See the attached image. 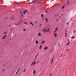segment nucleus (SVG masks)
<instances>
[{
    "mask_svg": "<svg viewBox=\"0 0 76 76\" xmlns=\"http://www.w3.org/2000/svg\"><path fill=\"white\" fill-rule=\"evenodd\" d=\"M23 12L24 14H25V15H26V14H27V13H28V12H27V10H25V11H23Z\"/></svg>",
    "mask_w": 76,
    "mask_h": 76,
    "instance_id": "obj_1",
    "label": "nucleus"
},
{
    "mask_svg": "<svg viewBox=\"0 0 76 76\" xmlns=\"http://www.w3.org/2000/svg\"><path fill=\"white\" fill-rule=\"evenodd\" d=\"M54 56L53 57V58H52V60L51 61V64H52V63H53V60H54Z\"/></svg>",
    "mask_w": 76,
    "mask_h": 76,
    "instance_id": "obj_2",
    "label": "nucleus"
},
{
    "mask_svg": "<svg viewBox=\"0 0 76 76\" xmlns=\"http://www.w3.org/2000/svg\"><path fill=\"white\" fill-rule=\"evenodd\" d=\"M54 35L55 37L56 38L57 37V34L56 33H54Z\"/></svg>",
    "mask_w": 76,
    "mask_h": 76,
    "instance_id": "obj_3",
    "label": "nucleus"
},
{
    "mask_svg": "<svg viewBox=\"0 0 76 76\" xmlns=\"http://www.w3.org/2000/svg\"><path fill=\"white\" fill-rule=\"evenodd\" d=\"M38 0H34L32 1V3H35V1H37Z\"/></svg>",
    "mask_w": 76,
    "mask_h": 76,
    "instance_id": "obj_4",
    "label": "nucleus"
},
{
    "mask_svg": "<svg viewBox=\"0 0 76 76\" xmlns=\"http://www.w3.org/2000/svg\"><path fill=\"white\" fill-rule=\"evenodd\" d=\"M47 49H48V47L46 46L44 48V50H46Z\"/></svg>",
    "mask_w": 76,
    "mask_h": 76,
    "instance_id": "obj_5",
    "label": "nucleus"
},
{
    "mask_svg": "<svg viewBox=\"0 0 76 76\" xmlns=\"http://www.w3.org/2000/svg\"><path fill=\"white\" fill-rule=\"evenodd\" d=\"M35 72H36V71H35L34 70L33 72V74H35Z\"/></svg>",
    "mask_w": 76,
    "mask_h": 76,
    "instance_id": "obj_6",
    "label": "nucleus"
},
{
    "mask_svg": "<svg viewBox=\"0 0 76 76\" xmlns=\"http://www.w3.org/2000/svg\"><path fill=\"white\" fill-rule=\"evenodd\" d=\"M65 37H66V36H67V33H66V32H65Z\"/></svg>",
    "mask_w": 76,
    "mask_h": 76,
    "instance_id": "obj_7",
    "label": "nucleus"
},
{
    "mask_svg": "<svg viewBox=\"0 0 76 76\" xmlns=\"http://www.w3.org/2000/svg\"><path fill=\"white\" fill-rule=\"evenodd\" d=\"M50 28H49L48 30V29H47V32H48V31H50Z\"/></svg>",
    "mask_w": 76,
    "mask_h": 76,
    "instance_id": "obj_8",
    "label": "nucleus"
},
{
    "mask_svg": "<svg viewBox=\"0 0 76 76\" xmlns=\"http://www.w3.org/2000/svg\"><path fill=\"white\" fill-rule=\"evenodd\" d=\"M57 30H58V28H56L55 30L57 31Z\"/></svg>",
    "mask_w": 76,
    "mask_h": 76,
    "instance_id": "obj_9",
    "label": "nucleus"
},
{
    "mask_svg": "<svg viewBox=\"0 0 76 76\" xmlns=\"http://www.w3.org/2000/svg\"><path fill=\"white\" fill-rule=\"evenodd\" d=\"M75 36H73L71 37V38H73L74 39L75 38Z\"/></svg>",
    "mask_w": 76,
    "mask_h": 76,
    "instance_id": "obj_10",
    "label": "nucleus"
},
{
    "mask_svg": "<svg viewBox=\"0 0 76 76\" xmlns=\"http://www.w3.org/2000/svg\"><path fill=\"white\" fill-rule=\"evenodd\" d=\"M64 6H63L62 7V9H64Z\"/></svg>",
    "mask_w": 76,
    "mask_h": 76,
    "instance_id": "obj_11",
    "label": "nucleus"
},
{
    "mask_svg": "<svg viewBox=\"0 0 76 76\" xmlns=\"http://www.w3.org/2000/svg\"><path fill=\"white\" fill-rule=\"evenodd\" d=\"M39 36H41V33H39L38 34Z\"/></svg>",
    "mask_w": 76,
    "mask_h": 76,
    "instance_id": "obj_12",
    "label": "nucleus"
},
{
    "mask_svg": "<svg viewBox=\"0 0 76 76\" xmlns=\"http://www.w3.org/2000/svg\"><path fill=\"white\" fill-rule=\"evenodd\" d=\"M38 40H36V44H38Z\"/></svg>",
    "mask_w": 76,
    "mask_h": 76,
    "instance_id": "obj_13",
    "label": "nucleus"
},
{
    "mask_svg": "<svg viewBox=\"0 0 76 76\" xmlns=\"http://www.w3.org/2000/svg\"><path fill=\"white\" fill-rule=\"evenodd\" d=\"M33 64H34V62L32 63L31 64V65L32 66V65H33Z\"/></svg>",
    "mask_w": 76,
    "mask_h": 76,
    "instance_id": "obj_14",
    "label": "nucleus"
},
{
    "mask_svg": "<svg viewBox=\"0 0 76 76\" xmlns=\"http://www.w3.org/2000/svg\"><path fill=\"white\" fill-rule=\"evenodd\" d=\"M4 39L6 38V37H4H4H3V38L2 39H4Z\"/></svg>",
    "mask_w": 76,
    "mask_h": 76,
    "instance_id": "obj_15",
    "label": "nucleus"
},
{
    "mask_svg": "<svg viewBox=\"0 0 76 76\" xmlns=\"http://www.w3.org/2000/svg\"><path fill=\"white\" fill-rule=\"evenodd\" d=\"M33 63H34V64H36V61H34Z\"/></svg>",
    "mask_w": 76,
    "mask_h": 76,
    "instance_id": "obj_16",
    "label": "nucleus"
},
{
    "mask_svg": "<svg viewBox=\"0 0 76 76\" xmlns=\"http://www.w3.org/2000/svg\"><path fill=\"white\" fill-rule=\"evenodd\" d=\"M70 43V42H69L66 45H68L69 44V43Z\"/></svg>",
    "mask_w": 76,
    "mask_h": 76,
    "instance_id": "obj_17",
    "label": "nucleus"
},
{
    "mask_svg": "<svg viewBox=\"0 0 76 76\" xmlns=\"http://www.w3.org/2000/svg\"><path fill=\"white\" fill-rule=\"evenodd\" d=\"M63 56V54L62 53L61 54V55L60 56V57H61Z\"/></svg>",
    "mask_w": 76,
    "mask_h": 76,
    "instance_id": "obj_18",
    "label": "nucleus"
},
{
    "mask_svg": "<svg viewBox=\"0 0 76 76\" xmlns=\"http://www.w3.org/2000/svg\"><path fill=\"white\" fill-rule=\"evenodd\" d=\"M46 22H47L48 21V20L47 18H46Z\"/></svg>",
    "mask_w": 76,
    "mask_h": 76,
    "instance_id": "obj_19",
    "label": "nucleus"
},
{
    "mask_svg": "<svg viewBox=\"0 0 76 76\" xmlns=\"http://www.w3.org/2000/svg\"><path fill=\"white\" fill-rule=\"evenodd\" d=\"M52 73H50L49 75V76H52Z\"/></svg>",
    "mask_w": 76,
    "mask_h": 76,
    "instance_id": "obj_20",
    "label": "nucleus"
},
{
    "mask_svg": "<svg viewBox=\"0 0 76 76\" xmlns=\"http://www.w3.org/2000/svg\"><path fill=\"white\" fill-rule=\"evenodd\" d=\"M33 23L32 22H30V23L31 25H32V23Z\"/></svg>",
    "mask_w": 76,
    "mask_h": 76,
    "instance_id": "obj_21",
    "label": "nucleus"
},
{
    "mask_svg": "<svg viewBox=\"0 0 76 76\" xmlns=\"http://www.w3.org/2000/svg\"><path fill=\"white\" fill-rule=\"evenodd\" d=\"M52 51H53V50H50V53H51V52H52Z\"/></svg>",
    "mask_w": 76,
    "mask_h": 76,
    "instance_id": "obj_22",
    "label": "nucleus"
},
{
    "mask_svg": "<svg viewBox=\"0 0 76 76\" xmlns=\"http://www.w3.org/2000/svg\"><path fill=\"white\" fill-rule=\"evenodd\" d=\"M25 71H26V69H25L23 71V72H25Z\"/></svg>",
    "mask_w": 76,
    "mask_h": 76,
    "instance_id": "obj_23",
    "label": "nucleus"
},
{
    "mask_svg": "<svg viewBox=\"0 0 76 76\" xmlns=\"http://www.w3.org/2000/svg\"><path fill=\"white\" fill-rule=\"evenodd\" d=\"M19 69L18 70L17 72H16V74H17V73L18 72V71H19Z\"/></svg>",
    "mask_w": 76,
    "mask_h": 76,
    "instance_id": "obj_24",
    "label": "nucleus"
},
{
    "mask_svg": "<svg viewBox=\"0 0 76 76\" xmlns=\"http://www.w3.org/2000/svg\"><path fill=\"white\" fill-rule=\"evenodd\" d=\"M37 56H38V55H36V56L35 57V58H37Z\"/></svg>",
    "mask_w": 76,
    "mask_h": 76,
    "instance_id": "obj_25",
    "label": "nucleus"
},
{
    "mask_svg": "<svg viewBox=\"0 0 76 76\" xmlns=\"http://www.w3.org/2000/svg\"><path fill=\"white\" fill-rule=\"evenodd\" d=\"M42 42L43 43H45V41H42Z\"/></svg>",
    "mask_w": 76,
    "mask_h": 76,
    "instance_id": "obj_26",
    "label": "nucleus"
},
{
    "mask_svg": "<svg viewBox=\"0 0 76 76\" xmlns=\"http://www.w3.org/2000/svg\"><path fill=\"white\" fill-rule=\"evenodd\" d=\"M41 16H42V17H44V15L43 14H42Z\"/></svg>",
    "mask_w": 76,
    "mask_h": 76,
    "instance_id": "obj_27",
    "label": "nucleus"
},
{
    "mask_svg": "<svg viewBox=\"0 0 76 76\" xmlns=\"http://www.w3.org/2000/svg\"><path fill=\"white\" fill-rule=\"evenodd\" d=\"M41 48L42 47L40 46L39 48V49H40V50H41Z\"/></svg>",
    "mask_w": 76,
    "mask_h": 76,
    "instance_id": "obj_28",
    "label": "nucleus"
},
{
    "mask_svg": "<svg viewBox=\"0 0 76 76\" xmlns=\"http://www.w3.org/2000/svg\"><path fill=\"white\" fill-rule=\"evenodd\" d=\"M45 31H46V29H45L43 31V32H44Z\"/></svg>",
    "mask_w": 76,
    "mask_h": 76,
    "instance_id": "obj_29",
    "label": "nucleus"
},
{
    "mask_svg": "<svg viewBox=\"0 0 76 76\" xmlns=\"http://www.w3.org/2000/svg\"><path fill=\"white\" fill-rule=\"evenodd\" d=\"M15 25H18V23L17 24H16V23L15 24Z\"/></svg>",
    "mask_w": 76,
    "mask_h": 76,
    "instance_id": "obj_30",
    "label": "nucleus"
},
{
    "mask_svg": "<svg viewBox=\"0 0 76 76\" xmlns=\"http://www.w3.org/2000/svg\"><path fill=\"white\" fill-rule=\"evenodd\" d=\"M24 23H25L26 25H27V23L26 22H24Z\"/></svg>",
    "mask_w": 76,
    "mask_h": 76,
    "instance_id": "obj_31",
    "label": "nucleus"
},
{
    "mask_svg": "<svg viewBox=\"0 0 76 76\" xmlns=\"http://www.w3.org/2000/svg\"><path fill=\"white\" fill-rule=\"evenodd\" d=\"M40 44H43V43H42V42H41Z\"/></svg>",
    "mask_w": 76,
    "mask_h": 76,
    "instance_id": "obj_32",
    "label": "nucleus"
},
{
    "mask_svg": "<svg viewBox=\"0 0 76 76\" xmlns=\"http://www.w3.org/2000/svg\"><path fill=\"white\" fill-rule=\"evenodd\" d=\"M41 25H42V24H41L40 26H41Z\"/></svg>",
    "mask_w": 76,
    "mask_h": 76,
    "instance_id": "obj_33",
    "label": "nucleus"
},
{
    "mask_svg": "<svg viewBox=\"0 0 76 76\" xmlns=\"http://www.w3.org/2000/svg\"><path fill=\"white\" fill-rule=\"evenodd\" d=\"M69 23V22H68L66 23V24H67V25H68Z\"/></svg>",
    "mask_w": 76,
    "mask_h": 76,
    "instance_id": "obj_34",
    "label": "nucleus"
},
{
    "mask_svg": "<svg viewBox=\"0 0 76 76\" xmlns=\"http://www.w3.org/2000/svg\"><path fill=\"white\" fill-rule=\"evenodd\" d=\"M56 31H57L56 30L54 31V32H56Z\"/></svg>",
    "mask_w": 76,
    "mask_h": 76,
    "instance_id": "obj_35",
    "label": "nucleus"
},
{
    "mask_svg": "<svg viewBox=\"0 0 76 76\" xmlns=\"http://www.w3.org/2000/svg\"><path fill=\"white\" fill-rule=\"evenodd\" d=\"M32 26H34V24H31Z\"/></svg>",
    "mask_w": 76,
    "mask_h": 76,
    "instance_id": "obj_36",
    "label": "nucleus"
},
{
    "mask_svg": "<svg viewBox=\"0 0 76 76\" xmlns=\"http://www.w3.org/2000/svg\"><path fill=\"white\" fill-rule=\"evenodd\" d=\"M26 30V29H24L23 30V31H25Z\"/></svg>",
    "mask_w": 76,
    "mask_h": 76,
    "instance_id": "obj_37",
    "label": "nucleus"
},
{
    "mask_svg": "<svg viewBox=\"0 0 76 76\" xmlns=\"http://www.w3.org/2000/svg\"><path fill=\"white\" fill-rule=\"evenodd\" d=\"M6 35H7L6 34L5 35V36H4V37H6Z\"/></svg>",
    "mask_w": 76,
    "mask_h": 76,
    "instance_id": "obj_38",
    "label": "nucleus"
},
{
    "mask_svg": "<svg viewBox=\"0 0 76 76\" xmlns=\"http://www.w3.org/2000/svg\"><path fill=\"white\" fill-rule=\"evenodd\" d=\"M35 23H37V21H36L35 22Z\"/></svg>",
    "mask_w": 76,
    "mask_h": 76,
    "instance_id": "obj_39",
    "label": "nucleus"
},
{
    "mask_svg": "<svg viewBox=\"0 0 76 76\" xmlns=\"http://www.w3.org/2000/svg\"><path fill=\"white\" fill-rule=\"evenodd\" d=\"M4 34H6V32H5L4 33Z\"/></svg>",
    "mask_w": 76,
    "mask_h": 76,
    "instance_id": "obj_40",
    "label": "nucleus"
},
{
    "mask_svg": "<svg viewBox=\"0 0 76 76\" xmlns=\"http://www.w3.org/2000/svg\"><path fill=\"white\" fill-rule=\"evenodd\" d=\"M40 47H42V45H40Z\"/></svg>",
    "mask_w": 76,
    "mask_h": 76,
    "instance_id": "obj_41",
    "label": "nucleus"
},
{
    "mask_svg": "<svg viewBox=\"0 0 76 76\" xmlns=\"http://www.w3.org/2000/svg\"><path fill=\"white\" fill-rule=\"evenodd\" d=\"M69 51V49H68L67 50V51Z\"/></svg>",
    "mask_w": 76,
    "mask_h": 76,
    "instance_id": "obj_42",
    "label": "nucleus"
},
{
    "mask_svg": "<svg viewBox=\"0 0 76 76\" xmlns=\"http://www.w3.org/2000/svg\"><path fill=\"white\" fill-rule=\"evenodd\" d=\"M68 41H69V42H69L70 41V40L69 39L68 40Z\"/></svg>",
    "mask_w": 76,
    "mask_h": 76,
    "instance_id": "obj_43",
    "label": "nucleus"
},
{
    "mask_svg": "<svg viewBox=\"0 0 76 76\" xmlns=\"http://www.w3.org/2000/svg\"><path fill=\"white\" fill-rule=\"evenodd\" d=\"M39 61L37 62V64H38V63H39Z\"/></svg>",
    "mask_w": 76,
    "mask_h": 76,
    "instance_id": "obj_44",
    "label": "nucleus"
},
{
    "mask_svg": "<svg viewBox=\"0 0 76 76\" xmlns=\"http://www.w3.org/2000/svg\"><path fill=\"white\" fill-rule=\"evenodd\" d=\"M66 31L67 32V30H65V32H66Z\"/></svg>",
    "mask_w": 76,
    "mask_h": 76,
    "instance_id": "obj_45",
    "label": "nucleus"
},
{
    "mask_svg": "<svg viewBox=\"0 0 76 76\" xmlns=\"http://www.w3.org/2000/svg\"><path fill=\"white\" fill-rule=\"evenodd\" d=\"M47 27H46V29H45L46 30V29H47Z\"/></svg>",
    "mask_w": 76,
    "mask_h": 76,
    "instance_id": "obj_46",
    "label": "nucleus"
},
{
    "mask_svg": "<svg viewBox=\"0 0 76 76\" xmlns=\"http://www.w3.org/2000/svg\"><path fill=\"white\" fill-rule=\"evenodd\" d=\"M4 70V69H3L2 71H3Z\"/></svg>",
    "mask_w": 76,
    "mask_h": 76,
    "instance_id": "obj_47",
    "label": "nucleus"
},
{
    "mask_svg": "<svg viewBox=\"0 0 76 76\" xmlns=\"http://www.w3.org/2000/svg\"><path fill=\"white\" fill-rule=\"evenodd\" d=\"M9 27H10V25H9Z\"/></svg>",
    "mask_w": 76,
    "mask_h": 76,
    "instance_id": "obj_48",
    "label": "nucleus"
},
{
    "mask_svg": "<svg viewBox=\"0 0 76 76\" xmlns=\"http://www.w3.org/2000/svg\"><path fill=\"white\" fill-rule=\"evenodd\" d=\"M38 54H39V53H38L37 55H38Z\"/></svg>",
    "mask_w": 76,
    "mask_h": 76,
    "instance_id": "obj_49",
    "label": "nucleus"
},
{
    "mask_svg": "<svg viewBox=\"0 0 76 76\" xmlns=\"http://www.w3.org/2000/svg\"><path fill=\"white\" fill-rule=\"evenodd\" d=\"M46 12L47 13V11H46Z\"/></svg>",
    "mask_w": 76,
    "mask_h": 76,
    "instance_id": "obj_50",
    "label": "nucleus"
},
{
    "mask_svg": "<svg viewBox=\"0 0 76 76\" xmlns=\"http://www.w3.org/2000/svg\"><path fill=\"white\" fill-rule=\"evenodd\" d=\"M58 20V19H57V20H56V21H57V20Z\"/></svg>",
    "mask_w": 76,
    "mask_h": 76,
    "instance_id": "obj_51",
    "label": "nucleus"
},
{
    "mask_svg": "<svg viewBox=\"0 0 76 76\" xmlns=\"http://www.w3.org/2000/svg\"><path fill=\"white\" fill-rule=\"evenodd\" d=\"M45 32H46V31H45Z\"/></svg>",
    "mask_w": 76,
    "mask_h": 76,
    "instance_id": "obj_52",
    "label": "nucleus"
},
{
    "mask_svg": "<svg viewBox=\"0 0 76 76\" xmlns=\"http://www.w3.org/2000/svg\"><path fill=\"white\" fill-rule=\"evenodd\" d=\"M69 1H68V2H67V3H69Z\"/></svg>",
    "mask_w": 76,
    "mask_h": 76,
    "instance_id": "obj_53",
    "label": "nucleus"
},
{
    "mask_svg": "<svg viewBox=\"0 0 76 76\" xmlns=\"http://www.w3.org/2000/svg\"><path fill=\"white\" fill-rule=\"evenodd\" d=\"M74 33H75V31H74Z\"/></svg>",
    "mask_w": 76,
    "mask_h": 76,
    "instance_id": "obj_54",
    "label": "nucleus"
},
{
    "mask_svg": "<svg viewBox=\"0 0 76 76\" xmlns=\"http://www.w3.org/2000/svg\"><path fill=\"white\" fill-rule=\"evenodd\" d=\"M62 15H63V14H62L61 15V16H62Z\"/></svg>",
    "mask_w": 76,
    "mask_h": 76,
    "instance_id": "obj_55",
    "label": "nucleus"
},
{
    "mask_svg": "<svg viewBox=\"0 0 76 76\" xmlns=\"http://www.w3.org/2000/svg\"><path fill=\"white\" fill-rule=\"evenodd\" d=\"M4 66H5V64H4Z\"/></svg>",
    "mask_w": 76,
    "mask_h": 76,
    "instance_id": "obj_56",
    "label": "nucleus"
},
{
    "mask_svg": "<svg viewBox=\"0 0 76 76\" xmlns=\"http://www.w3.org/2000/svg\"><path fill=\"white\" fill-rule=\"evenodd\" d=\"M57 16H58V15H57Z\"/></svg>",
    "mask_w": 76,
    "mask_h": 76,
    "instance_id": "obj_57",
    "label": "nucleus"
},
{
    "mask_svg": "<svg viewBox=\"0 0 76 76\" xmlns=\"http://www.w3.org/2000/svg\"><path fill=\"white\" fill-rule=\"evenodd\" d=\"M43 19H44V18H43Z\"/></svg>",
    "mask_w": 76,
    "mask_h": 76,
    "instance_id": "obj_58",
    "label": "nucleus"
},
{
    "mask_svg": "<svg viewBox=\"0 0 76 76\" xmlns=\"http://www.w3.org/2000/svg\"><path fill=\"white\" fill-rule=\"evenodd\" d=\"M55 16H56V15H55Z\"/></svg>",
    "mask_w": 76,
    "mask_h": 76,
    "instance_id": "obj_59",
    "label": "nucleus"
},
{
    "mask_svg": "<svg viewBox=\"0 0 76 76\" xmlns=\"http://www.w3.org/2000/svg\"><path fill=\"white\" fill-rule=\"evenodd\" d=\"M18 23V24H19V23Z\"/></svg>",
    "mask_w": 76,
    "mask_h": 76,
    "instance_id": "obj_60",
    "label": "nucleus"
},
{
    "mask_svg": "<svg viewBox=\"0 0 76 76\" xmlns=\"http://www.w3.org/2000/svg\"><path fill=\"white\" fill-rule=\"evenodd\" d=\"M50 31L49 32V33H50Z\"/></svg>",
    "mask_w": 76,
    "mask_h": 76,
    "instance_id": "obj_61",
    "label": "nucleus"
},
{
    "mask_svg": "<svg viewBox=\"0 0 76 76\" xmlns=\"http://www.w3.org/2000/svg\"><path fill=\"white\" fill-rule=\"evenodd\" d=\"M73 20V19H72L71 20Z\"/></svg>",
    "mask_w": 76,
    "mask_h": 76,
    "instance_id": "obj_62",
    "label": "nucleus"
},
{
    "mask_svg": "<svg viewBox=\"0 0 76 76\" xmlns=\"http://www.w3.org/2000/svg\"><path fill=\"white\" fill-rule=\"evenodd\" d=\"M11 39H10V40H11Z\"/></svg>",
    "mask_w": 76,
    "mask_h": 76,
    "instance_id": "obj_63",
    "label": "nucleus"
},
{
    "mask_svg": "<svg viewBox=\"0 0 76 76\" xmlns=\"http://www.w3.org/2000/svg\"><path fill=\"white\" fill-rule=\"evenodd\" d=\"M42 31H43V30H42Z\"/></svg>",
    "mask_w": 76,
    "mask_h": 76,
    "instance_id": "obj_64",
    "label": "nucleus"
}]
</instances>
